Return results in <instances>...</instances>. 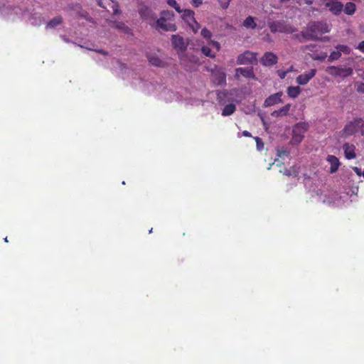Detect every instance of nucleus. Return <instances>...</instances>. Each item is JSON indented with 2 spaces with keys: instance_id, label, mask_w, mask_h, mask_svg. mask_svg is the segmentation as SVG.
<instances>
[{
  "instance_id": "obj_1",
  "label": "nucleus",
  "mask_w": 364,
  "mask_h": 364,
  "mask_svg": "<svg viewBox=\"0 0 364 364\" xmlns=\"http://www.w3.org/2000/svg\"><path fill=\"white\" fill-rule=\"evenodd\" d=\"M329 32L328 25L323 21H310L306 28L300 33L294 35L300 43L304 41H316L319 36Z\"/></svg>"
},
{
  "instance_id": "obj_2",
  "label": "nucleus",
  "mask_w": 364,
  "mask_h": 364,
  "mask_svg": "<svg viewBox=\"0 0 364 364\" xmlns=\"http://www.w3.org/2000/svg\"><path fill=\"white\" fill-rule=\"evenodd\" d=\"M177 53L179 55L181 64L184 67L186 71L193 72L196 70L200 64L198 58L193 54L194 48H190V51L187 50L188 47H176Z\"/></svg>"
},
{
  "instance_id": "obj_3",
  "label": "nucleus",
  "mask_w": 364,
  "mask_h": 364,
  "mask_svg": "<svg viewBox=\"0 0 364 364\" xmlns=\"http://www.w3.org/2000/svg\"><path fill=\"white\" fill-rule=\"evenodd\" d=\"M267 26L272 33H294L297 31L296 28L288 24L285 21H267Z\"/></svg>"
},
{
  "instance_id": "obj_4",
  "label": "nucleus",
  "mask_w": 364,
  "mask_h": 364,
  "mask_svg": "<svg viewBox=\"0 0 364 364\" xmlns=\"http://www.w3.org/2000/svg\"><path fill=\"white\" fill-rule=\"evenodd\" d=\"M309 127V124L306 122L297 123L293 128L291 141L295 144H299L304 139Z\"/></svg>"
},
{
  "instance_id": "obj_5",
  "label": "nucleus",
  "mask_w": 364,
  "mask_h": 364,
  "mask_svg": "<svg viewBox=\"0 0 364 364\" xmlns=\"http://www.w3.org/2000/svg\"><path fill=\"white\" fill-rule=\"evenodd\" d=\"M326 71L333 77H346L352 75L353 69L342 66H328Z\"/></svg>"
},
{
  "instance_id": "obj_6",
  "label": "nucleus",
  "mask_w": 364,
  "mask_h": 364,
  "mask_svg": "<svg viewBox=\"0 0 364 364\" xmlns=\"http://www.w3.org/2000/svg\"><path fill=\"white\" fill-rule=\"evenodd\" d=\"M181 18L189 26L194 33H196L200 28V25L196 21L194 18V11L191 9L183 10Z\"/></svg>"
},
{
  "instance_id": "obj_7",
  "label": "nucleus",
  "mask_w": 364,
  "mask_h": 364,
  "mask_svg": "<svg viewBox=\"0 0 364 364\" xmlns=\"http://www.w3.org/2000/svg\"><path fill=\"white\" fill-rule=\"evenodd\" d=\"M213 82L218 86L226 85V73L223 68L215 66L211 70Z\"/></svg>"
},
{
  "instance_id": "obj_8",
  "label": "nucleus",
  "mask_w": 364,
  "mask_h": 364,
  "mask_svg": "<svg viewBox=\"0 0 364 364\" xmlns=\"http://www.w3.org/2000/svg\"><path fill=\"white\" fill-rule=\"evenodd\" d=\"M68 8L70 9V10L74 11L77 16L85 18L87 21L90 23H96L95 19L90 16L89 13L87 11L82 9L81 4L78 3L70 4L68 5Z\"/></svg>"
},
{
  "instance_id": "obj_9",
  "label": "nucleus",
  "mask_w": 364,
  "mask_h": 364,
  "mask_svg": "<svg viewBox=\"0 0 364 364\" xmlns=\"http://www.w3.org/2000/svg\"><path fill=\"white\" fill-rule=\"evenodd\" d=\"M361 123V118L356 117L353 121L348 122L343 129V132L346 136H351L355 134L360 129V124Z\"/></svg>"
},
{
  "instance_id": "obj_10",
  "label": "nucleus",
  "mask_w": 364,
  "mask_h": 364,
  "mask_svg": "<svg viewBox=\"0 0 364 364\" xmlns=\"http://www.w3.org/2000/svg\"><path fill=\"white\" fill-rule=\"evenodd\" d=\"M256 63V54L250 51H245L242 54H240L237 60V63L238 65H252Z\"/></svg>"
},
{
  "instance_id": "obj_11",
  "label": "nucleus",
  "mask_w": 364,
  "mask_h": 364,
  "mask_svg": "<svg viewBox=\"0 0 364 364\" xmlns=\"http://www.w3.org/2000/svg\"><path fill=\"white\" fill-rule=\"evenodd\" d=\"M139 14L141 18L149 21L151 23L152 21H156L157 16L149 6L142 5L139 9Z\"/></svg>"
},
{
  "instance_id": "obj_12",
  "label": "nucleus",
  "mask_w": 364,
  "mask_h": 364,
  "mask_svg": "<svg viewBox=\"0 0 364 364\" xmlns=\"http://www.w3.org/2000/svg\"><path fill=\"white\" fill-rule=\"evenodd\" d=\"M240 75L248 79H254L255 77V75L252 67L237 68L235 70V78L239 79Z\"/></svg>"
},
{
  "instance_id": "obj_13",
  "label": "nucleus",
  "mask_w": 364,
  "mask_h": 364,
  "mask_svg": "<svg viewBox=\"0 0 364 364\" xmlns=\"http://www.w3.org/2000/svg\"><path fill=\"white\" fill-rule=\"evenodd\" d=\"M326 7L334 15H339L343 10V4L340 1H328L325 3Z\"/></svg>"
},
{
  "instance_id": "obj_14",
  "label": "nucleus",
  "mask_w": 364,
  "mask_h": 364,
  "mask_svg": "<svg viewBox=\"0 0 364 364\" xmlns=\"http://www.w3.org/2000/svg\"><path fill=\"white\" fill-rule=\"evenodd\" d=\"M316 70L311 69L309 72L301 74L296 77V82L301 85L307 84L316 75Z\"/></svg>"
},
{
  "instance_id": "obj_15",
  "label": "nucleus",
  "mask_w": 364,
  "mask_h": 364,
  "mask_svg": "<svg viewBox=\"0 0 364 364\" xmlns=\"http://www.w3.org/2000/svg\"><path fill=\"white\" fill-rule=\"evenodd\" d=\"M109 26L125 34H132L131 29L122 21H110Z\"/></svg>"
},
{
  "instance_id": "obj_16",
  "label": "nucleus",
  "mask_w": 364,
  "mask_h": 364,
  "mask_svg": "<svg viewBox=\"0 0 364 364\" xmlns=\"http://www.w3.org/2000/svg\"><path fill=\"white\" fill-rule=\"evenodd\" d=\"M283 93L282 92H277L271 95L264 100V105L266 107H271L276 104L282 102V96Z\"/></svg>"
},
{
  "instance_id": "obj_17",
  "label": "nucleus",
  "mask_w": 364,
  "mask_h": 364,
  "mask_svg": "<svg viewBox=\"0 0 364 364\" xmlns=\"http://www.w3.org/2000/svg\"><path fill=\"white\" fill-rule=\"evenodd\" d=\"M345 157L347 159H353L356 157L355 146L349 143H345L343 145Z\"/></svg>"
},
{
  "instance_id": "obj_18",
  "label": "nucleus",
  "mask_w": 364,
  "mask_h": 364,
  "mask_svg": "<svg viewBox=\"0 0 364 364\" xmlns=\"http://www.w3.org/2000/svg\"><path fill=\"white\" fill-rule=\"evenodd\" d=\"M261 63L265 66H272L277 63V56L272 53H266L261 58Z\"/></svg>"
},
{
  "instance_id": "obj_19",
  "label": "nucleus",
  "mask_w": 364,
  "mask_h": 364,
  "mask_svg": "<svg viewBox=\"0 0 364 364\" xmlns=\"http://www.w3.org/2000/svg\"><path fill=\"white\" fill-rule=\"evenodd\" d=\"M156 26L159 31H176L177 27L175 24L171 23H166V21L159 22L156 21Z\"/></svg>"
},
{
  "instance_id": "obj_20",
  "label": "nucleus",
  "mask_w": 364,
  "mask_h": 364,
  "mask_svg": "<svg viewBox=\"0 0 364 364\" xmlns=\"http://www.w3.org/2000/svg\"><path fill=\"white\" fill-rule=\"evenodd\" d=\"M326 161L331 165L330 173H336L338 171V169L341 165L339 159L336 156L328 155L326 157Z\"/></svg>"
},
{
  "instance_id": "obj_21",
  "label": "nucleus",
  "mask_w": 364,
  "mask_h": 364,
  "mask_svg": "<svg viewBox=\"0 0 364 364\" xmlns=\"http://www.w3.org/2000/svg\"><path fill=\"white\" fill-rule=\"evenodd\" d=\"M147 58L150 64L154 66L164 68L166 65V63L160 58H159L156 54H148Z\"/></svg>"
},
{
  "instance_id": "obj_22",
  "label": "nucleus",
  "mask_w": 364,
  "mask_h": 364,
  "mask_svg": "<svg viewBox=\"0 0 364 364\" xmlns=\"http://www.w3.org/2000/svg\"><path fill=\"white\" fill-rule=\"evenodd\" d=\"M63 23V18L61 16H57L50 19L46 24L47 29L55 28L58 26Z\"/></svg>"
},
{
  "instance_id": "obj_23",
  "label": "nucleus",
  "mask_w": 364,
  "mask_h": 364,
  "mask_svg": "<svg viewBox=\"0 0 364 364\" xmlns=\"http://www.w3.org/2000/svg\"><path fill=\"white\" fill-rule=\"evenodd\" d=\"M174 16V13L172 11L169 10H164L161 12V16L159 18H156V20L159 21V22L167 21L172 20Z\"/></svg>"
},
{
  "instance_id": "obj_24",
  "label": "nucleus",
  "mask_w": 364,
  "mask_h": 364,
  "mask_svg": "<svg viewBox=\"0 0 364 364\" xmlns=\"http://www.w3.org/2000/svg\"><path fill=\"white\" fill-rule=\"evenodd\" d=\"M287 92L289 97L296 98L301 93V88L299 86H290L287 88Z\"/></svg>"
},
{
  "instance_id": "obj_25",
  "label": "nucleus",
  "mask_w": 364,
  "mask_h": 364,
  "mask_svg": "<svg viewBox=\"0 0 364 364\" xmlns=\"http://www.w3.org/2000/svg\"><path fill=\"white\" fill-rule=\"evenodd\" d=\"M290 107H291V105L287 104L285 106L280 108L279 109L274 111L272 113V115L275 116V117L286 116L289 113Z\"/></svg>"
},
{
  "instance_id": "obj_26",
  "label": "nucleus",
  "mask_w": 364,
  "mask_h": 364,
  "mask_svg": "<svg viewBox=\"0 0 364 364\" xmlns=\"http://www.w3.org/2000/svg\"><path fill=\"white\" fill-rule=\"evenodd\" d=\"M236 109V107L234 104H228V105H226L224 108L223 109V111H222V115L223 116H229V115H231L232 114H233L235 112Z\"/></svg>"
},
{
  "instance_id": "obj_27",
  "label": "nucleus",
  "mask_w": 364,
  "mask_h": 364,
  "mask_svg": "<svg viewBox=\"0 0 364 364\" xmlns=\"http://www.w3.org/2000/svg\"><path fill=\"white\" fill-rule=\"evenodd\" d=\"M172 46H185L184 38L178 34L171 36Z\"/></svg>"
},
{
  "instance_id": "obj_28",
  "label": "nucleus",
  "mask_w": 364,
  "mask_h": 364,
  "mask_svg": "<svg viewBox=\"0 0 364 364\" xmlns=\"http://www.w3.org/2000/svg\"><path fill=\"white\" fill-rule=\"evenodd\" d=\"M243 26L247 28H255L257 26L256 23L255 22L254 18L252 16L247 17L243 21Z\"/></svg>"
},
{
  "instance_id": "obj_29",
  "label": "nucleus",
  "mask_w": 364,
  "mask_h": 364,
  "mask_svg": "<svg viewBox=\"0 0 364 364\" xmlns=\"http://www.w3.org/2000/svg\"><path fill=\"white\" fill-rule=\"evenodd\" d=\"M356 6L353 2H348L343 9L344 12L348 15H352L355 13Z\"/></svg>"
},
{
  "instance_id": "obj_30",
  "label": "nucleus",
  "mask_w": 364,
  "mask_h": 364,
  "mask_svg": "<svg viewBox=\"0 0 364 364\" xmlns=\"http://www.w3.org/2000/svg\"><path fill=\"white\" fill-rule=\"evenodd\" d=\"M341 56V50L333 51L331 55L328 56V61L332 62L333 60H338Z\"/></svg>"
},
{
  "instance_id": "obj_31",
  "label": "nucleus",
  "mask_w": 364,
  "mask_h": 364,
  "mask_svg": "<svg viewBox=\"0 0 364 364\" xmlns=\"http://www.w3.org/2000/svg\"><path fill=\"white\" fill-rule=\"evenodd\" d=\"M167 4L175 9V10L178 13H182L183 10L181 9L180 6L177 4L176 0H167Z\"/></svg>"
},
{
  "instance_id": "obj_32",
  "label": "nucleus",
  "mask_w": 364,
  "mask_h": 364,
  "mask_svg": "<svg viewBox=\"0 0 364 364\" xmlns=\"http://www.w3.org/2000/svg\"><path fill=\"white\" fill-rule=\"evenodd\" d=\"M113 5H112V9H113V15H118L121 14V10L119 9V5L118 1L115 0H111Z\"/></svg>"
},
{
  "instance_id": "obj_33",
  "label": "nucleus",
  "mask_w": 364,
  "mask_h": 364,
  "mask_svg": "<svg viewBox=\"0 0 364 364\" xmlns=\"http://www.w3.org/2000/svg\"><path fill=\"white\" fill-rule=\"evenodd\" d=\"M201 51L206 56L215 57V53H212L210 47H201Z\"/></svg>"
},
{
  "instance_id": "obj_34",
  "label": "nucleus",
  "mask_w": 364,
  "mask_h": 364,
  "mask_svg": "<svg viewBox=\"0 0 364 364\" xmlns=\"http://www.w3.org/2000/svg\"><path fill=\"white\" fill-rule=\"evenodd\" d=\"M201 36L206 39H210L212 36L211 32L206 28H203L200 32Z\"/></svg>"
},
{
  "instance_id": "obj_35",
  "label": "nucleus",
  "mask_w": 364,
  "mask_h": 364,
  "mask_svg": "<svg viewBox=\"0 0 364 364\" xmlns=\"http://www.w3.org/2000/svg\"><path fill=\"white\" fill-rule=\"evenodd\" d=\"M220 7L223 9L228 8L230 0H218Z\"/></svg>"
},
{
  "instance_id": "obj_36",
  "label": "nucleus",
  "mask_w": 364,
  "mask_h": 364,
  "mask_svg": "<svg viewBox=\"0 0 364 364\" xmlns=\"http://www.w3.org/2000/svg\"><path fill=\"white\" fill-rule=\"evenodd\" d=\"M327 58V54L326 53L321 54H314L313 58L314 60H323Z\"/></svg>"
},
{
  "instance_id": "obj_37",
  "label": "nucleus",
  "mask_w": 364,
  "mask_h": 364,
  "mask_svg": "<svg viewBox=\"0 0 364 364\" xmlns=\"http://www.w3.org/2000/svg\"><path fill=\"white\" fill-rule=\"evenodd\" d=\"M254 139H255V141L257 142V149H261V147H263V145H264L262 141V139L258 136H255Z\"/></svg>"
},
{
  "instance_id": "obj_38",
  "label": "nucleus",
  "mask_w": 364,
  "mask_h": 364,
  "mask_svg": "<svg viewBox=\"0 0 364 364\" xmlns=\"http://www.w3.org/2000/svg\"><path fill=\"white\" fill-rule=\"evenodd\" d=\"M203 4V0H192V4L195 7H198Z\"/></svg>"
},
{
  "instance_id": "obj_39",
  "label": "nucleus",
  "mask_w": 364,
  "mask_h": 364,
  "mask_svg": "<svg viewBox=\"0 0 364 364\" xmlns=\"http://www.w3.org/2000/svg\"><path fill=\"white\" fill-rule=\"evenodd\" d=\"M289 154V151H287L286 149H279L278 150V155L279 156H282V155H288Z\"/></svg>"
},
{
  "instance_id": "obj_40",
  "label": "nucleus",
  "mask_w": 364,
  "mask_h": 364,
  "mask_svg": "<svg viewBox=\"0 0 364 364\" xmlns=\"http://www.w3.org/2000/svg\"><path fill=\"white\" fill-rule=\"evenodd\" d=\"M360 131L362 136H364V121L361 118V123L360 124Z\"/></svg>"
},
{
  "instance_id": "obj_41",
  "label": "nucleus",
  "mask_w": 364,
  "mask_h": 364,
  "mask_svg": "<svg viewBox=\"0 0 364 364\" xmlns=\"http://www.w3.org/2000/svg\"><path fill=\"white\" fill-rule=\"evenodd\" d=\"M357 91L359 92L364 93V83H360L358 85Z\"/></svg>"
},
{
  "instance_id": "obj_42",
  "label": "nucleus",
  "mask_w": 364,
  "mask_h": 364,
  "mask_svg": "<svg viewBox=\"0 0 364 364\" xmlns=\"http://www.w3.org/2000/svg\"><path fill=\"white\" fill-rule=\"evenodd\" d=\"M287 73V72H285V71H282V70H279V71H278V75H279V76L282 79H283V78H284V77H286Z\"/></svg>"
},
{
  "instance_id": "obj_43",
  "label": "nucleus",
  "mask_w": 364,
  "mask_h": 364,
  "mask_svg": "<svg viewBox=\"0 0 364 364\" xmlns=\"http://www.w3.org/2000/svg\"><path fill=\"white\" fill-rule=\"evenodd\" d=\"M86 48H87L88 50H93L92 48H89V47H85ZM96 52H98V53H102L104 55H107V53L104 51L102 49H99V50H94Z\"/></svg>"
},
{
  "instance_id": "obj_44",
  "label": "nucleus",
  "mask_w": 364,
  "mask_h": 364,
  "mask_svg": "<svg viewBox=\"0 0 364 364\" xmlns=\"http://www.w3.org/2000/svg\"><path fill=\"white\" fill-rule=\"evenodd\" d=\"M242 135L246 137H252L251 133L246 130L242 132Z\"/></svg>"
},
{
  "instance_id": "obj_45",
  "label": "nucleus",
  "mask_w": 364,
  "mask_h": 364,
  "mask_svg": "<svg viewBox=\"0 0 364 364\" xmlns=\"http://www.w3.org/2000/svg\"><path fill=\"white\" fill-rule=\"evenodd\" d=\"M283 173L284 175H287L288 176H291V172L290 170L287 169V168H285L284 171H283Z\"/></svg>"
},
{
  "instance_id": "obj_46",
  "label": "nucleus",
  "mask_w": 364,
  "mask_h": 364,
  "mask_svg": "<svg viewBox=\"0 0 364 364\" xmlns=\"http://www.w3.org/2000/svg\"><path fill=\"white\" fill-rule=\"evenodd\" d=\"M353 170L357 173V175L360 176L361 175V170L358 167H354Z\"/></svg>"
},
{
  "instance_id": "obj_47",
  "label": "nucleus",
  "mask_w": 364,
  "mask_h": 364,
  "mask_svg": "<svg viewBox=\"0 0 364 364\" xmlns=\"http://www.w3.org/2000/svg\"><path fill=\"white\" fill-rule=\"evenodd\" d=\"M96 1H97V5H98L100 7L103 8V9H105V6H104V5H103V4H102V0H96Z\"/></svg>"
},
{
  "instance_id": "obj_48",
  "label": "nucleus",
  "mask_w": 364,
  "mask_h": 364,
  "mask_svg": "<svg viewBox=\"0 0 364 364\" xmlns=\"http://www.w3.org/2000/svg\"><path fill=\"white\" fill-rule=\"evenodd\" d=\"M305 4L311 5L313 4V0H305Z\"/></svg>"
},
{
  "instance_id": "obj_49",
  "label": "nucleus",
  "mask_w": 364,
  "mask_h": 364,
  "mask_svg": "<svg viewBox=\"0 0 364 364\" xmlns=\"http://www.w3.org/2000/svg\"><path fill=\"white\" fill-rule=\"evenodd\" d=\"M212 46H220V43L217 41H212Z\"/></svg>"
},
{
  "instance_id": "obj_50",
  "label": "nucleus",
  "mask_w": 364,
  "mask_h": 364,
  "mask_svg": "<svg viewBox=\"0 0 364 364\" xmlns=\"http://www.w3.org/2000/svg\"><path fill=\"white\" fill-rule=\"evenodd\" d=\"M356 48H358L359 50H360L362 52H364V47L360 46V47H356Z\"/></svg>"
},
{
  "instance_id": "obj_51",
  "label": "nucleus",
  "mask_w": 364,
  "mask_h": 364,
  "mask_svg": "<svg viewBox=\"0 0 364 364\" xmlns=\"http://www.w3.org/2000/svg\"><path fill=\"white\" fill-rule=\"evenodd\" d=\"M336 48H338V47H336ZM341 48H343V49H341V50H342V51H345L348 47L344 46V47H341Z\"/></svg>"
},
{
  "instance_id": "obj_52",
  "label": "nucleus",
  "mask_w": 364,
  "mask_h": 364,
  "mask_svg": "<svg viewBox=\"0 0 364 364\" xmlns=\"http://www.w3.org/2000/svg\"><path fill=\"white\" fill-rule=\"evenodd\" d=\"M358 46H364V41L360 42Z\"/></svg>"
},
{
  "instance_id": "obj_53",
  "label": "nucleus",
  "mask_w": 364,
  "mask_h": 364,
  "mask_svg": "<svg viewBox=\"0 0 364 364\" xmlns=\"http://www.w3.org/2000/svg\"><path fill=\"white\" fill-rule=\"evenodd\" d=\"M281 3H283V2H287V1H289L290 0H279Z\"/></svg>"
},
{
  "instance_id": "obj_54",
  "label": "nucleus",
  "mask_w": 364,
  "mask_h": 364,
  "mask_svg": "<svg viewBox=\"0 0 364 364\" xmlns=\"http://www.w3.org/2000/svg\"><path fill=\"white\" fill-rule=\"evenodd\" d=\"M216 48V51H218L219 50V48L220 47L219 46H217V47H215Z\"/></svg>"
},
{
  "instance_id": "obj_55",
  "label": "nucleus",
  "mask_w": 364,
  "mask_h": 364,
  "mask_svg": "<svg viewBox=\"0 0 364 364\" xmlns=\"http://www.w3.org/2000/svg\"><path fill=\"white\" fill-rule=\"evenodd\" d=\"M4 240H5V242H8L7 237H6Z\"/></svg>"
},
{
  "instance_id": "obj_56",
  "label": "nucleus",
  "mask_w": 364,
  "mask_h": 364,
  "mask_svg": "<svg viewBox=\"0 0 364 364\" xmlns=\"http://www.w3.org/2000/svg\"><path fill=\"white\" fill-rule=\"evenodd\" d=\"M241 135H240V133H238V137H240Z\"/></svg>"
}]
</instances>
